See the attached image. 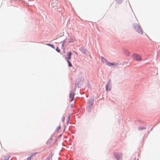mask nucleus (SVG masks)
Here are the masks:
<instances>
[{
	"label": "nucleus",
	"mask_w": 160,
	"mask_h": 160,
	"mask_svg": "<svg viewBox=\"0 0 160 160\" xmlns=\"http://www.w3.org/2000/svg\"><path fill=\"white\" fill-rule=\"evenodd\" d=\"M107 65L109 66H116L118 65V63H111L110 62H107L106 64Z\"/></svg>",
	"instance_id": "obj_6"
},
{
	"label": "nucleus",
	"mask_w": 160,
	"mask_h": 160,
	"mask_svg": "<svg viewBox=\"0 0 160 160\" xmlns=\"http://www.w3.org/2000/svg\"><path fill=\"white\" fill-rule=\"evenodd\" d=\"M70 116H69L68 117V122L69 120L70 119Z\"/></svg>",
	"instance_id": "obj_16"
},
{
	"label": "nucleus",
	"mask_w": 160,
	"mask_h": 160,
	"mask_svg": "<svg viewBox=\"0 0 160 160\" xmlns=\"http://www.w3.org/2000/svg\"><path fill=\"white\" fill-rule=\"evenodd\" d=\"M101 60L103 62L105 63L106 64L107 63V62H108L103 57H101Z\"/></svg>",
	"instance_id": "obj_7"
},
{
	"label": "nucleus",
	"mask_w": 160,
	"mask_h": 160,
	"mask_svg": "<svg viewBox=\"0 0 160 160\" xmlns=\"http://www.w3.org/2000/svg\"><path fill=\"white\" fill-rule=\"evenodd\" d=\"M122 0H116V2L118 4H120L121 3Z\"/></svg>",
	"instance_id": "obj_9"
},
{
	"label": "nucleus",
	"mask_w": 160,
	"mask_h": 160,
	"mask_svg": "<svg viewBox=\"0 0 160 160\" xmlns=\"http://www.w3.org/2000/svg\"><path fill=\"white\" fill-rule=\"evenodd\" d=\"M133 58L136 60L139 61L141 59V56L137 54H134L133 55Z\"/></svg>",
	"instance_id": "obj_4"
},
{
	"label": "nucleus",
	"mask_w": 160,
	"mask_h": 160,
	"mask_svg": "<svg viewBox=\"0 0 160 160\" xmlns=\"http://www.w3.org/2000/svg\"><path fill=\"white\" fill-rule=\"evenodd\" d=\"M47 45H48V46H49L51 47L52 48H55V47L54 46V45H52V44H46Z\"/></svg>",
	"instance_id": "obj_8"
},
{
	"label": "nucleus",
	"mask_w": 160,
	"mask_h": 160,
	"mask_svg": "<svg viewBox=\"0 0 160 160\" xmlns=\"http://www.w3.org/2000/svg\"><path fill=\"white\" fill-rule=\"evenodd\" d=\"M134 29L139 34H142L143 33L142 30L139 25H136L135 26H134Z\"/></svg>",
	"instance_id": "obj_1"
},
{
	"label": "nucleus",
	"mask_w": 160,
	"mask_h": 160,
	"mask_svg": "<svg viewBox=\"0 0 160 160\" xmlns=\"http://www.w3.org/2000/svg\"><path fill=\"white\" fill-rule=\"evenodd\" d=\"M115 158L118 160L122 159V154L121 153L115 152L113 153Z\"/></svg>",
	"instance_id": "obj_2"
},
{
	"label": "nucleus",
	"mask_w": 160,
	"mask_h": 160,
	"mask_svg": "<svg viewBox=\"0 0 160 160\" xmlns=\"http://www.w3.org/2000/svg\"><path fill=\"white\" fill-rule=\"evenodd\" d=\"M76 82L75 83V85H76Z\"/></svg>",
	"instance_id": "obj_18"
},
{
	"label": "nucleus",
	"mask_w": 160,
	"mask_h": 160,
	"mask_svg": "<svg viewBox=\"0 0 160 160\" xmlns=\"http://www.w3.org/2000/svg\"><path fill=\"white\" fill-rule=\"evenodd\" d=\"M10 156H7L5 157L4 160H9Z\"/></svg>",
	"instance_id": "obj_11"
},
{
	"label": "nucleus",
	"mask_w": 160,
	"mask_h": 160,
	"mask_svg": "<svg viewBox=\"0 0 160 160\" xmlns=\"http://www.w3.org/2000/svg\"><path fill=\"white\" fill-rule=\"evenodd\" d=\"M71 106L72 108L73 106H72V104L71 105Z\"/></svg>",
	"instance_id": "obj_17"
},
{
	"label": "nucleus",
	"mask_w": 160,
	"mask_h": 160,
	"mask_svg": "<svg viewBox=\"0 0 160 160\" xmlns=\"http://www.w3.org/2000/svg\"><path fill=\"white\" fill-rule=\"evenodd\" d=\"M32 155L30 157H28L27 158V159L28 160H30L31 159V157H32Z\"/></svg>",
	"instance_id": "obj_13"
},
{
	"label": "nucleus",
	"mask_w": 160,
	"mask_h": 160,
	"mask_svg": "<svg viewBox=\"0 0 160 160\" xmlns=\"http://www.w3.org/2000/svg\"><path fill=\"white\" fill-rule=\"evenodd\" d=\"M61 129V127L59 126H58V128H57V130L58 131H59Z\"/></svg>",
	"instance_id": "obj_14"
},
{
	"label": "nucleus",
	"mask_w": 160,
	"mask_h": 160,
	"mask_svg": "<svg viewBox=\"0 0 160 160\" xmlns=\"http://www.w3.org/2000/svg\"><path fill=\"white\" fill-rule=\"evenodd\" d=\"M56 50L58 52H60V50L58 49V47H57L56 49Z\"/></svg>",
	"instance_id": "obj_12"
},
{
	"label": "nucleus",
	"mask_w": 160,
	"mask_h": 160,
	"mask_svg": "<svg viewBox=\"0 0 160 160\" xmlns=\"http://www.w3.org/2000/svg\"><path fill=\"white\" fill-rule=\"evenodd\" d=\"M74 93L72 91L69 94V101L71 102L73 101L74 98Z\"/></svg>",
	"instance_id": "obj_3"
},
{
	"label": "nucleus",
	"mask_w": 160,
	"mask_h": 160,
	"mask_svg": "<svg viewBox=\"0 0 160 160\" xmlns=\"http://www.w3.org/2000/svg\"><path fill=\"white\" fill-rule=\"evenodd\" d=\"M72 55V53L71 52H69L67 54V57L65 58L66 60H69L71 58V56Z\"/></svg>",
	"instance_id": "obj_5"
},
{
	"label": "nucleus",
	"mask_w": 160,
	"mask_h": 160,
	"mask_svg": "<svg viewBox=\"0 0 160 160\" xmlns=\"http://www.w3.org/2000/svg\"><path fill=\"white\" fill-rule=\"evenodd\" d=\"M67 62L68 64V66L70 67H71L72 66V64L69 61V60H67Z\"/></svg>",
	"instance_id": "obj_10"
},
{
	"label": "nucleus",
	"mask_w": 160,
	"mask_h": 160,
	"mask_svg": "<svg viewBox=\"0 0 160 160\" xmlns=\"http://www.w3.org/2000/svg\"><path fill=\"white\" fill-rule=\"evenodd\" d=\"M64 119H65V117H63L62 118V121L63 122L64 121Z\"/></svg>",
	"instance_id": "obj_15"
}]
</instances>
